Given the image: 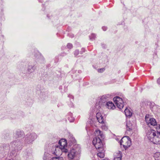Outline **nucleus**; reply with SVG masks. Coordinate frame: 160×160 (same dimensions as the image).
<instances>
[{"instance_id": "nucleus-3", "label": "nucleus", "mask_w": 160, "mask_h": 160, "mask_svg": "<svg viewBox=\"0 0 160 160\" xmlns=\"http://www.w3.org/2000/svg\"><path fill=\"white\" fill-rule=\"evenodd\" d=\"M10 148L12 154H15L16 152L21 149V143L18 140L12 142L10 145Z\"/></svg>"}, {"instance_id": "nucleus-27", "label": "nucleus", "mask_w": 160, "mask_h": 160, "mask_svg": "<svg viewBox=\"0 0 160 160\" xmlns=\"http://www.w3.org/2000/svg\"><path fill=\"white\" fill-rule=\"evenodd\" d=\"M79 51L78 50H76L74 52V55L75 56L78 55L79 54Z\"/></svg>"}, {"instance_id": "nucleus-34", "label": "nucleus", "mask_w": 160, "mask_h": 160, "mask_svg": "<svg viewBox=\"0 0 160 160\" xmlns=\"http://www.w3.org/2000/svg\"><path fill=\"white\" fill-rule=\"evenodd\" d=\"M39 1H40L39 0H38Z\"/></svg>"}, {"instance_id": "nucleus-19", "label": "nucleus", "mask_w": 160, "mask_h": 160, "mask_svg": "<svg viewBox=\"0 0 160 160\" xmlns=\"http://www.w3.org/2000/svg\"><path fill=\"white\" fill-rule=\"evenodd\" d=\"M115 157L122 158V152L120 151H118V152H116L114 154V156Z\"/></svg>"}, {"instance_id": "nucleus-18", "label": "nucleus", "mask_w": 160, "mask_h": 160, "mask_svg": "<svg viewBox=\"0 0 160 160\" xmlns=\"http://www.w3.org/2000/svg\"><path fill=\"white\" fill-rule=\"evenodd\" d=\"M57 151L59 153V155L60 154L59 152L60 153L61 152H62L66 153L68 152V150L66 148H59L58 150H57Z\"/></svg>"}, {"instance_id": "nucleus-21", "label": "nucleus", "mask_w": 160, "mask_h": 160, "mask_svg": "<svg viewBox=\"0 0 160 160\" xmlns=\"http://www.w3.org/2000/svg\"><path fill=\"white\" fill-rule=\"evenodd\" d=\"M51 160H63L62 157H53Z\"/></svg>"}, {"instance_id": "nucleus-20", "label": "nucleus", "mask_w": 160, "mask_h": 160, "mask_svg": "<svg viewBox=\"0 0 160 160\" xmlns=\"http://www.w3.org/2000/svg\"><path fill=\"white\" fill-rule=\"evenodd\" d=\"M96 37V35L95 34L92 33L89 36L90 39L92 40H93L95 39Z\"/></svg>"}, {"instance_id": "nucleus-24", "label": "nucleus", "mask_w": 160, "mask_h": 160, "mask_svg": "<svg viewBox=\"0 0 160 160\" xmlns=\"http://www.w3.org/2000/svg\"><path fill=\"white\" fill-rule=\"evenodd\" d=\"M48 153H45L44 154V157L43 158V159L44 160H48Z\"/></svg>"}, {"instance_id": "nucleus-4", "label": "nucleus", "mask_w": 160, "mask_h": 160, "mask_svg": "<svg viewBox=\"0 0 160 160\" xmlns=\"http://www.w3.org/2000/svg\"><path fill=\"white\" fill-rule=\"evenodd\" d=\"M120 144L122 145L124 148L126 149L131 145V141L130 138L128 136L123 137L120 142Z\"/></svg>"}, {"instance_id": "nucleus-25", "label": "nucleus", "mask_w": 160, "mask_h": 160, "mask_svg": "<svg viewBox=\"0 0 160 160\" xmlns=\"http://www.w3.org/2000/svg\"><path fill=\"white\" fill-rule=\"evenodd\" d=\"M97 118L98 119L99 118H101V117L102 116L101 113L100 112H97L96 115Z\"/></svg>"}, {"instance_id": "nucleus-13", "label": "nucleus", "mask_w": 160, "mask_h": 160, "mask_svg": "<svg viewBox=\"0 0 160 160\" xmlns=\"http://www.w3.org/2000/svg\"><path fill=\"white\" fill-rule=\"evenodd\" d=\"M76 151L74 149H72L68 154V157L70 159H73L76 154Z\"/></svg>"}, {"instance_id": "nucleus-30", "label": "nucleus", "mask_w": 160, "mask_h": 160, "mask_svg": "<svg viewBox=\"0 0 160 160\" xmlns=\"http://www.w3.org/2000/svg\"><path fill=\"white\" fill-rule=\"evenodd\" d=\"M68 120L70 122H72L73 121V118H71V119H70V118H68Z\"/></svg>"}, {"instance_id": "nucleus-33", "label": "nucleus", "mask_w": 160, "mask_h": 160, "mask_svg": "<svg viewBox=\"0 0 160 160\" xmlns=\"http://www.w3.org/2000/svg\"><path fill=\"white\" fill-rule=\"evenodd\" d=\"M102 160H109L108 159H103Z\"/></svg>"}, {"instance_id": "nucleus-6", "label": "nucleus", "mask_w": 160, "mask_h": 160, "mask_svg": "<svg viewBox=\"0 0 160 160\" xmlns=\"http://www.w3.org/2000/svg\"><path fill=\"white\" fill-rule=\"evenodd\" d=\"M92 143L96 149L105 147L100 138L95 137L93 139Z\"/></svg>"}, {"instance_id": "nucleus-9", "label": "nucleus", "mask_w": 160, "mask_h": 160, "mask_svg": "<svg viewBox=\"0 0 160 160\" xmlns=\"http://www.w3.org/2000/svg\"><path fill=\"white\" fill-rule=\"evenodd\" d=\"M113 100L117 107L120 109L123 107V103L122 99L118 96L113 98Z\"/></svg>"}, {"instance_id": "nucleus-28", "label": "nucleus", "mask_w": 160, "mask_h": 160, "mask_svg": "<svg viewBox=\"0 0 160 160\" xmlns=\"http://www.w3.org/2000/svg\"><path fill=\"white\" fill-rule=\"evenodd\" d=\"M104 68H101L99 69H98V72H102V71H104Z\"/></svg>"}, {"instance_id": "nucleus-2", "label": "nucleus", "mask_w": 160, "mask_h": 160, "mask_svg": "<svg viewBox=\"0 0 160 160\" xmlns=\"http://www.w3.org/2000/svg\"><path fill=\"white\" fill-rule=\"evenodd\" d=\"M110 97L109 94L104 95L100 97L97 100L96 104V108L97 109L100 108L102 106H104Z\"/></svg>"}, {"instance_id": "nucleus-12", "label": "nucleus", "mask_w": 160, "mask_h": 160, "mask_svg": "<svg viewBox=\"0 0 160 160\" xmlns=\"http://www.w3.org/2000/svg\"><path fill=\"white\" fill-rule=\"evenodd\" d=\"M104 106H105L107 108L109 109H113L115 108L114 104L112 102H108Z\"/></svg>"}, {"instance_id": "nucleus-23", "label": "nucleus", "mask_w": 160, "mask_h": 160, "mask_svg": "<svg viewBox=\"0 0 160 160\" xmlns=\"http://www.w3.org/2000/svg\"><path fill=\"white\" fill-rule=\"evenodd\" d=\"M98 120V122L100 123H102L103 122L104 119L102 116L100 118H99L97 119Z\"/></svg>"}, {"instance_id": "nucleus-11", "label": "nucleus", "mask_w": 160, "mask_h": 160, "mask_svg": "<svg viewBox=\"0 0 160 160\" xmlns=\"http://www.w3.org/2000/svg\"><path fill=\"white\" fill-rule=\"evenodd\" d=\"M37 66L35 65L29 64L28 65L27 72L29 74L34 72L36 69Z\"/></svg>"}, {"instance_id": "nucleus-26", "label": "nucleus", "mask_w": 160, "mask_h": 160, "mask_svg": "<svg viewBox=\"0 0 160 160\" xmlns=\"http://www.w3.org/2000/svg\"><path fill=\"white\" fill-rule=\"evenodd\" d=\"M67 47L68 48L71 49L72 47V44L71 43H68L67 45Z\"/></svg>"}, {"instance_id": "nucleus-1", "label": "nucleus", "mask_w": 160, "mask_h": 160, "mask_svg": "<svg viewBox=\"0 0 160 160\" xmlns=\"http://www.w3.org/2000/svg\"><path fill=\"white\" fill-rule=\"evenodd\" d=\"M156 129L157 135L154 130L150 129L147 133V137L148 140L155 144H158L160 142V125L157 126Z\"/></svg>"}, {"instance_id": "nucleus-17", "label": "nucleus", "mask_w": 160, "mask_h": 160, "mask_svg": "<svg viewBox=\"0 0 160 160\" xmlns=\"http://www.w3.org/2000/svg\"><path fill=\"white\" fill-rule=\"evenodd\" d=\"M125 113L127 117H131L132 115V113L130 110L127 108H126L124 110Z\"/></svg>"}, {"instance_id": "nucleus-14", "label": "nucleus", "mask_w": 160, "mask_h": 160, "mask_svg": "<svg viewBox=\"0 0 160 160\" xmlns=\"http://www.w3.org/2000/svg\"><path fill=\"white\" fill-rule=\"evenodd\" d=\"M14 136L16 138L21 137L24 135V132L20 130H17L14 134Z\"/></svg>"}, {"instance_id": "nucleus-31", "label": "nucleus", "mask_w": 160, "mask_h": 160, "mask_svg": "<svg viewBox=\"0 0 160 160\" xmlns=\"http://www.w3.org/2000/svg\"><path fill=\"white\" fill-rule=\"evenodd\" d=\"M113 160H121V158L114 157Z\"/></svg>"}, {"instance_id": "nucleus-10", "label": "nucleus", "mask_w": 160, "mask_h": 160, "mask_svg": "<svg viewBox=\"0 0 160 160\" xmlns=\"http://www.w3.org/2000/svg\"><path fill=\"white\" fill-rule=\"evenodd\" d=\"M97 149L98 152L97 153V156L101 158H103L105 156V148H101Z\"/></svg>"}, {"instance_id": "nucleus-8", "label": "nucleus", "mask_w": 160, "mask_h": 160, "mask_svg": "<svg viewBox=\"0 0 160 160\" xmlns=\"http://www.w3.org/2000/svg\"><path fill=\"white\" fill-rule=\"evenodd\" d=\"M146 122L148 126H154L157 125V123L156 120L153 118L149 117V115L147 114L145 117Z\"/></svg>"}, {"instance_id": "nucleus-16", "label": "nucleus", "mask_w": 160, "mask_h": 160, "mask_svg": "<svg viewBox=\"0 0 160 160\" xmlns=\"http://www.w3.org/2000/svg\"><path fill=\"white\" fill-rule=\"evenodd\" d=\"M127 130L129 132H130L132 130V124L129 121H127L126 123Z\"/></svg>"}, {"instance_id": "nucleus-15", "label": "nucleus", "mask_w": 160, "mask_h": 160, "mask_svg": "<svg viewBox=\"0 0 160 160\" xmlns=\"http://www.w3.org/2000/svg\"><path fill=\"white\" fill-rule=\"evenodd\" d=\"M95 134L97 138H103L104 137V135L103 133L99 130H96L95 132Z\"/></svg>"}, {"instance_id": "nucleus-32", "label": "nucleus", "mask_w": 160, "mask_h": 160, "mask_svg": "<svg viewBox=\"0 0 160 160\" xmlns=\"http://www.w3.org/2000/svg\"><path fill=\"white\" fill-rule=\"evenodd\" d=\"M157 83L160 85V77L158 80Z\"/></svg>"}, {"instance_id": "nucleus-29", "label": "nucleus", "mask_w": 160, "mask_h": 160, "mask_svg": "<svg viewBox=\"0 0 160 160\" xmlns=\"http://www.w3.org/2000/svg\"><path fill=\"white\" fill-rule=\"evenodd\" d=\"M102 29L104 31H105L107 29V28L105 26H103L102 28Z\"/></svg>"}, {"instance_id": "nucleus-5", "label": "nucleus", "mask_w": 160, "mask_h": 160, "mask_svg": "<svg viewBox=\"0 0 160 160\" xmlns=\"http://www.w3.org/2000/svg\"><path fill=\"white\" fill-rule=\"evenodd\" d=\"M59 145L55 146V147L53 148H55V151L53 153L56 155H59V153L57 150H58L59 148H66L67 147V142L66 140L64 139H62L59 140L58 142Z\"/></svg>"}, {"instance_id": "nucleus-22", "label": "nucleus", "mask_w": 160, "mask_h": 160, "mask_svg": "<svg viewBox=\"0 0 160 160\" xmlns=\"http://www.w3.org/2000/svg\"><path fill=\"white\" fill-rule=\"evenodd\" d=\"M38 61L40 63H43L44 62V59L42 56H40V58L38 60Z\"/></svg>"}, {"instance_id": "nucleus-7", "label": "nucleus", "mask_w": 160, "mask_h": 160, "mask_svg": "<svg viewBox=\"0 0 160 160\" xmlns=\"http://www.w3.org/2000/svg\"><path fill=\"white\" fill-rule=\"evenodd\" d=\"M37 138V135L35 133L27 134L25 137V141L27 143H30L32 142Z\"/></svg>"}]
</instances>
